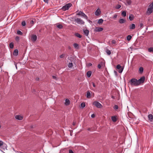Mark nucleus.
Segmentation results:
<instances>
[{
	"mask_svg": "<svg viewBox=\"0 0 153 153\" xmlns=\"http://www.w3.org/2000/svg\"><path fill=\"white\" fill-rule=\"evenodd\" d=\"M22 25L23 26H25L26 25V23L25 21H23L22 22Z\"/></svg>",
	"mask_w": 153,
	"mask_h": 153,
	"instance_id": "a19ab883",
	"label": "nucleus"
},
{
	"mask_svg": "<svg viewBox=\"0 0 153 153\" xmlns=\"http://www.w3.org/2000/svg\"><path fill=\"white\" fill-rule=\"evenodd\" d=\"M10 47L11 48H13V43L11 42L10 44Z\"/></svg>",
	"mask_w": 153,
	"mask_h": 153,
	"instance_id": "72a5a7b5",
	"label": "nucleus"
},
{
	"mask_svg": "<svg viewBox=\"0 0 153 153\" xmlns=\"http://www.w3.org/2000/svg\"><path fill=\"white\" fill-rule=\"evenodd\" d=\"M127 2L128 5H130L131 4V1L130 0H129L127 1Z\"/></svg>",
	"mask_w": 153,
	"mask_h": 153,
	"instance_id": "4c0bfd02",
	"label": "nucleus"
},
{
	"mask_svg": "<svg viewBox=\"0 0 153 153\" xmlns=\"http://www.w3.org/2000/svg\"><path fill=\"white\" fill-rule=\"evenodd\" d=\"M103 30V28L100 27H97L95 29L96 31L100 32L102 31Z\"/></svg>",
	"mask_w": 153,
	"mask_h": 153,
	"instance_id": "f8f14e48",
	"label": "nucleus"
},
{
	"mask_svg": "<svg viewBox=\"0 0 153 153\" xmlns=\"http://www.w3.org/2000/svg\"><path fill=\"white\" fill-rule=\"evenodd\" d=\"M122 15L124 17H125L126 16V12L125 11H123L122 12Z\"/></svg>",
	"mask_w": 153,
	"mask_h": 153,
	"instance_id": "c756f323",
	"label": "nucleus"
},
{
	"mask_svg": "<svg viewBox=\"0 0 153 153\" xmlns=\"http://www.w3.org/2000/svg\"><path fill=\"white\" fill-rule=\"evenodd\" d=\"M149 7L153 9V1L149 5Z\"/></svg>",
	"mask_w": 153,
	"mask_h": 153,
	"instance_id": "c9c22d12",
	"label": "nucleus"
},
{
	"mask_svg": "<svg viewBox=\"0 0 153 153\" xmlns=\"http://www.w3.org/2000/svg\"><path fill=\"white\" fill-rule=\"evenodd\" d=\"M91 89L92 90H93V91H94V88H91Z\"/></svg>",
	"mask_w": 153,
	"mask_h": 153,
	"instance_id": "680f3d73",
	"label": "nucleus"
},
{
	"mask_svg": "<svg viewBox=\"0 0 153 153\" xmlns=\"http://www.w3.org/2000/svg\"><path fill=\"white\" fill-rule=\"evenodd\" d=\"M111 97H112V98H113V99H114V96H112Z\"/></svg>",
	"mask_w": 153,
	"mask_h": 153,
	"instance_id": "13d9d810",
	"label": "nucleus"
},
{
	"mask_svg": "<svg viewBox=\"0 0 153 153\" xmlns=\"http://www.w3.org/2000/svg\"><path fill=\"white\" fill-rule=\"evenodd\" d=\"M84 33L85 35L88 36L89 33V31L88 30H84Z\"/></svg>",
	"mask_w": 153,
	"mask_h": 153,
	"instance_id": "4be33fe9",
	"label": "nucleus"
},
{
	"mask_svg": "<svg viewBox=\"0 0 153 153\" xmlns=\"http://www.w3.org/2000/svg\"><path fill=\"white\" fill-rule=\"evenodd\" d=\"M75 21L79 24L82 25L84 24V22L81 19L79 18H77L75 19Z\"/></svg>",
	"mask_w": 153,
	"mask_h": 153,
	"instance_id": "20e7f679",
	"label": "nucleus"
},
{
	"mask_svg": "<svg viewBox=\"0 0 153 153\" xmlns=\"http://www.w3.org/2000/svg\"><path fill=\"white\" fill-rule=\"evenodd\" d=\"M153 12V9L149 7L147 9L146 13L148 15H150Z\"/></svg>",
	"mask_w": 153,
	"mask_h": 153,
	"instance_id": "6e6552de",
	"label": "nucleus"
},
{
	"mask_svg": "<svg viewBox=\"0 0 153 153\" xmlns=\"http://www.w3.org/2000/svg\"><path fill=\"white\" fill-rule=\"evenodd\" d=\"M92 72L91 71H89L87 73V75L88 77H90L91 74Z\"/></svg>",
	"mask_w": 153,
	"mask_h": 153,
	"instance_id": "aec40b11",
	"label": "nucleus"
},
{
	"mask_svg": "<svg viewBox=\"0 0 153 153\" xmlns=\"http://www.w3.org/2000/svg\"><path fill=\"white\" fill-rule=\"evenodd\" d=\"M90 130H91V128H88V131H90Z\"/></svg>",
	"mask_w": 153,
	"mask_h": 153,
	"instance_id": "4d7b16f0",
	"label": "nucleus"
},
{
	"mask_svg": "<svg viewBox=\"0 0 153 153\" xmlns=\"http://www.w3.org/2000/svg\"><path fill=\"white\" fill-rule=\"evenodd\" d=\"M103 20L102 19H100L98 20L97 23L99 24H102L103 23Z\"/></svg>",
	"mask_w": 153,
	"mask_h": 153,
	"instance_id": "5701e85b",
	"label": "nucleus"
},
{
	"mask_svg": "<svg viewBox=\"0 0 153 153\" xmlns=\"http://www.w3.org/2000/svg\"><path fill=\"white\" fill-rule=\"evenodd\" d=\"M134 18V17L133 15L131 14L129 17V19L130 21L133 20Z\"/></svg>",
	"mask_w": 153,
	"mask_h": 153,
	"instance_id": "f3484780",
	"label": "nucleus"
},
{
	"mask_svg": "<svg viewBox=\"0 0 153 153\" xmlns=\"http://www.w3.org/2000/svg\"><path fill=\"white\" fill-rule=\"evenodd\" d=\"M31 38L32 41L35 42L37 39V36L36 35H32Z\"/></svg>",
	"mask_w": 153,
	"mask_h": 153,
	"instance_id": "1a4fd4ad",
	"label": "nucleus"
},
{
	"mask_svg": "<svg viewBox=\"0 0 153 153\" xmlns=\"http://www.w3.org/2000/svg\"><path fill=\"white\" fill-rule=\"evenodd\" d=\"M73 125H75V123H74V122H73Z\"/></svg>",
	"mask_w": 153,
	"mask_h": 153,
	"instance_id": "bf43d9fd",
	"label": "nucleus"
},
{
	"mask_svg": "<svg viewBox=\"0 0 153 153\" xmlns=\"http://www.w3.org/2000/svg\"><path fill=\"white\" fill-rule=\"evenodd\" d=\"M148 51L150 52H153V48L151 47L149 48L148 49Z\"/></svg>",
	"mask_w": 153,
	"mask_h": 153,
	"instance_id": "bb28decb",
	"label": "nucleus"
},
{
	"mask_svg": "<svg viewBox=\"0 0 153 153\" xmlns=\"http://www.w3.org/2000/svg\"><path fill=\"white\" fill-rule=\"evenodd\" d=\"M126 22V20L123 19H120L119 21V22L120 24Z\"/></svg>",
	"mask_w": 153,
	"mask_h": 153,
	"instance_id": "ddd939ff",
	"label": "nucleus"
},
{
	"mask_svg": "<svg viewBox=\"0 0 153 153\" xmlns=\"http://www.w3.org/2000/svg\"><path fill=\"white\" fill-rule=\"evenodd\" d=\"M92 65V64L91 63H89L88 64V66H90Z\"/></svg>",
	"mask_w": 153,
	"mask_h": 153,
	"instance_id": "603ef678",
	"label": "nucleus"
},
{
	"mask_svg": "<svg viewBox=\"0 0 153 153\" xmlns=\"http://www.w3.org/2000/svg\"><path fill=\"white\" fill-rule=\"evenodd\" d=\"M46 3H48V0H43Z\"/></svg>",
	"mask_w": 153,
	"mask_h": 153,
	"instance_id": "5fc2aeb1",
	"label": "nucleus"
},
{
	"mask_svg": "<svg viewBox=\"0 0 153 153\" xmlns=\"http://www.w3.org/2000/svg\"><path fill=\"white\" fill-rule=\"evenodd\" d=\"M18 54V50L17 49H15L13 51V55L14 56H16Z\"/></svg>",
	"mask_w": 153,
	"mask_h": 153,
	"instance_id": "2eb2a0df",
	"label": "nucleus"
},
{
	"mask_svg": "<svg viewBox=\"0 0 153 153\" xmlns=\"http://www.w3.org/2000/svg\"><path fill=\"white\" fill-rule=\"evenodd\" d=\"M143 67H141L139 69V72L140 73L142 74L143 72Z\"/></svg>",
	"mask_w": 153,
	"mask_h": 153,
	"instance_id": "b1692460",
	"label": "nucleus"
},
{
	"mask_svg": "<svg viewBox=\"0 0 153 153\" xmlns=\"http://www.w3.org/2000/svg\"><path fill=\"white\" fill-rule=\"evenodd\" d=\"M148 117L149 120L151 121H153V116L152 114H149L148 115Z\"/></svg>",
	"mask_w": 153,
	"mask_h": 153,
	"instance_id": "4468645a",
	"label": "nucleus"
},
{
	"mask_svg": "<svg viewBox=\"0 0 153 153\" xmlns=\"http://www.w3.org/2000/svg\"><path fill=\"white\" fill-rule=\"evenodd\" d=\"M87 97L88 98H90L91 97V94L89 91H88L87 92Z\"/></svg>",
	"mask_w": 153,
	"mask_h": 153,
	"instance_id": "412c9836",
	"label": "nucleus"
},
{
	"mask_svg": "<svg viewBox=\"0 0 153 153\" xmlns=\"http://www.w3.org/2000/svg\"><path fill=\"white\" fill-rule=\"evenodd\" d=\"M93 104L95 105L98 108H100L102 106L101 104L98 102L95 101L94 102Z\"/></svg>",
	"mask_w": 153,
	"mask_h": 153,
	"instance_id": "0eeeda50",
	"label": "nucleus"
},
{
	"mask_svg": "<svg viewBox=\"0 0 153 153\" xmlns=\"http://www.w3.org/2000/svg\"><path fill=\"white\" fill-rule=\"evenodd\" d=\"M92 85L94 87V88H95L96 87V85H95V84L94 83V82H92Z\"/></svg>",
	"mask_w": 153,
	"mask_h": 153,
	"instance_id": "de8ad7c7",
	"label": "nucleus"
},
{
	"mask_svg": "<svg viewBox=\"0 0 153 153\" xmlns=\"http://www.w3.org/2000/svg\"><path fill=\"white\" fill-rule=\"evenodd\" d=\"M112 120L114 122H116L117 120V118L115 116H112L111 117Z\"/></svg>",
	"mask_w": 153,
	"mask_h": 153,
	"instance_id": "a211bd4d",
	"label": "nucleus"
},
{
	"mask_svg": "<svg viewBox=\"0 0 153 153\" xmlns=\"http://www.w3.org/2000/svg\"><path fill=\"white\" fill-rule=\"evenodd\" d=\"M85 106V104L84 102H82L81 104V106L82 108H84Z\"/></svg>",
	"mask_w": 153,
	"mask_h": 153,
	"instance_id": "f704fd0d",
	"label": "nucleus"
},
{
	"mask_svg": "<svg viewBox=\"0 0 153 153\" xmlns=\"http://www.w3.org/2000/svg\"><path fill=\"white\" fill-rule=\"evenodd\" d=\"M116 42V41H115L114 40H112L111 41V43L112 44H115Z\"/></svg>",
	"mask_w": 153,
	"mask_h": 153,
	"instance_id": "c03bdc74",
	"label": "nucleus"
},
{
	"mask_svg": "<svg viewBox=\"0 0 153 153\" xmlns=\"http://www.w3.org/2000/svg\"><path fill=\"white\" fill-rule=\"evenodd\" d=\"M98 67L99 69H100L101 68V66L100 64H99L98 65Z\"/></svg>",
	"mask_w": 153,
	"mask_h": 153,
	"instance_id": "8fccbe9b",
	"label": "nucleus"
},
{
	"mask_svg": "<svg viewBox=\"0 0 153 153\" xmlns=\"http://www.w3.org/2000/svg\"><path fill=\"white\" fill-rule=\"evenodd\" d=\"M65 54H62L60 56V58H63L65 56Z\"/></svg>",
	"mask_w": 153,
	"mask_h": 153,
	"instance_id": "37998d69",
	"label": "nucleus"
},
{
	"mask_svg": "<svg viewBox=\"0 0 153 153\" xmlns=\"http://www.w3.org/2000/svg\"><path fill=\"white\" fill-rule=\"evenodd\" d=\"M34 23L33 21V20H31L30 22V24L32 25Z\"/></svg>",
	"mask_w": 153,
	"mask_h": 153,
	"instance_id": "49530a36",
	"label": "nucleus"
},
{
	"mask_svg": "<svg viewBox=\"0 0 153 153\" xmlns=\"http://www.w3.org/2000/svg\"><path fill=\"white\" fill-rule=\"evenodd\" d=\"M73 64L72 62H69L68 65V67L69 68H71L73 66Z\"/></svg>",
	"mask_w": 153,
	"mask_h": 153,
	"instance_id": "393cba45",
	"label": "nucleus"
},
{
	"mask_svg": "<svg viewBox=\"0 0 153 153\" xmlns=\"http://www.w3.org/2000/svg\"><path fill=\"white\" fill-rule=\"evenodd\" d=\"M53 78L54 79H56V77L55 76H52Z\"/></svg>",
	"mask_w": 153,
	"mask_h": 153,
	"instance_id": "6e6d98bb",
	"label": "nucleus"
},
{
	"mask_svg": "<svg viewBox=\"0 0 153 153\" xmlns=\"http://www.w3.org/2000/svg\"><path fill=\"white\" fill-rule=\"evenodd\" d=\"M71 6L72 4L71 3L67 4L62 7V9L63 11H65L68 10Z\"/></svg>",
	"mask_w": 153,
	"mask_h": 153,
	"instance_id": "f03ea898",
	"label": "nucleus"
},
{
	"mask_svg": "<svg viewBox=\"0 0 153 153\" xmlns=\"http://www.w3.org/2000/svg\"><path fill=\"white\" fill-rule=\"evenodd\" d=\"M70 100L68 99H66L65 100V104L66 105H68L70 104Z\"/></svg>",
	"mask_w": 153,
	"mask_h": 153,
	"instance_id": "6ab92c4d",
	"label": "nucleus"
},
{
	"mask_svg": "<svg viewBox=\"0 0 153 153\" xmlns=\"http://www.w3.org/2000/svg\"><path fill=\"white\" fill-rule=\"evenodd\" d=\"M106 52L107 54L108 55H110L111 53V51L108 49L106 50Z\"/></svg>",
	"mask_w": 153,
	"mask_h": 153,
	"instance_id": "473e14b6",
	"label": "nucleus"
},
{
	"mask_svg": "<svg viewBox=\"0 0 153 153\" xmlns=\"http://www.w3.org/2000/svg\"><path fill=\"white\" fill-rule=\"evenodd\" d=\"M101 13V11L100 9H97L95 12V14L96 16H99L100 15Z\"/></svg>",
	"mask_w": 153,
	"mask_h": 153,
	"instance_id": "9d476101",
	"label": "nucleus"
},
{
	"mask_svg": "<svg viewBox=\"0 0 153 153\" xmlns=\"http://www.w3.org/2000/svg\"><path fill=\"white\" fill-rule=\"evenodd\" d=\"M145 80V77L144 76H143L141 77L138 81V84L139 85L141 83H143Z\"/></svg>",
	"mask_w": 153,
	"mask_h": 153,
	"instance_id": "39448f33",
	"label": "nucleus"
},
{
	"mask_svg": "<svg viewBox=\"0 0 153 153\" xmlns=\"http://www.w3.org/2000/svg\"><path fill=\"white\" fill-rule=\"evenodd\" d=\"M95 115L94 114H92L91 115V117H92V118H94L95 117Z\"/></svg>",
	"mask_w": 153,
	"mask_h": 153,
	"instance_id": "864d4df0",
	"label": "nucleus"
},
{
	"mask_svg": "<svg viewBox=\"0 0 153 153\" xmlns=\"http://www.w3.org/2000/svg\"><path fill=\"white\" fill-rule=\"evenodd\" d=\"M138 82L135 79H132L130 81V83L132 85L137 86L139 85Z\"/></svg>",
	"mask_w": 153,
	"mask_h": 153,
	"instance_id": "f257e3e1",
	"label": "nucleus"
},
{
	"mask_svg": "<svg viewBox=\"0 0 153 153\" xmlns=\"http://www.w3.org/2000/svg\"><path fill=\"white\" fill-rule=\"evenodd\" d=\"M1 128V125H0V128Z\"/></svg>",
	"mask_w": 153,
	"mask_h": 153,
	"instance_id": "e2e57ef3",
	"label": "nucleus"
},
{
	"mask_svg": "<svg viewBox=\"0 0 153 153\" xmlns=\"http://www.w3.org/2000/svg\"><path fill=\"white\" fill-rule=\"evenodd\" d=\"M143 26V24L142 23H140V24L139 25V26L140 27V28H141Z\"/></svg>",
	"mask_w": 153,
	"mask_h": 153,
	"instance_id": "09e8293b",
	"label": "nucleus"
},
{
	"mask_svg": "<svg viewBox=\"0 0 153 153\" xmlns=\"http://www.w3.org/2000/svg\"><path fill=\"white\" fill-rule=\"evenodd\" d=\"M75 35L76 37L79 38H81L82 37V36L78 33H76Z\"/></svg>",
	"mask_w": 153,
	"mask_h": 153,
	"instance_id": "cd10ccee",
	"label": "nucleus"
},
{
	"mask_svg": "<svg viewBox=\"0 0 153 153\" xmlns=\"http://www.w3.org/2000/svg\"><path fill=\"white\" fill-rule=\"evenodd\" d=\"M121 7V5L120 4L117 5L115 7V8L116 9H119Z\"/></svg>",
	"mask_w": 153,
	"mask_h": 153,
	"instance_id": "2f4dec72",
	"label": "nucleus"
},
{
	"mask_svg": "<svg viewBox=\"0 0 153 153\" xmlns=\"http://www.w3.org/2000/svg\"><path fill=\"white\" fill-rule=\"evenodd\" d=\"M132 37L130 35H128L127 36V40L128 41H129L131 39Z\"/></svg>",
	"mask_w": 153,
	"mask_h": 153,
	"instance_id": "7c9ffc66",
	"label": "nucleus"
},
{
	"mask_svg": "<svg viewBox=\"0 0 153 153\" xmlns=\"http://www.w3.org/2000/svg\"><path fill=\"white\" fill-rule=\"evenodd\" d=\"M17 33L18 34L20 35H22V32L20 30H18L17 32Z\"/></svg>",
	"mask_w": 153,
	"mask_h": 153,
	"instance_id": "e433bc0d",
	"label": "nucleus"
},
{
	"mask_svg": "<svg viewBox=\"0 0 153 153\" xmlns=\"http://www.w3.org/2000/svg\"><path fill=\"white\" fill-rule=\"evenodd\" d=\"M36 79H37V80H39V78H37Z\"/></svg>",
	"mask_w": 153,
	"mask_h": 153,
	"instance_id": "052dcab7",
	"label": "nucleus"
},
{
	"mask_svg": "<svg viewBox=\"0 0 153 153\" xmlns=\"http://www.w3.org/2000/svg\"><path fill=\"white\" fill-rule=\"evenodd\" d=\"M74 47L76 48H78V45L77 43H74L73 45Z\"/></svg>",
	"mask_w": 153,
	"mask_h": 153,
	"instance_id": "c85d7f7f",
	"label": "nucleus"
},
{
	"mask_svg": "<svg viewBox=\"0 0 153 153\" xmlns=\"http://www.w3.org/2000/svg\"><path fill=\"white\" fill-rule=\"evenodd\" d=\"M117 68L119 70V72L120 73H121L123 69L122 66L119 65H118L117 66Z\"/></svg>",
	"mask_w": 153,
	"mask_h": 153,
	"instance_id": "423d86ee",
	"label": "nucleus"
},
{
	"mask_svg": "<svg viewBox=\"0 0 153 153\" xmlns=\"http://www.w3.org/2000/svg\"><path fill=\"white\" fill-rule=\"evenodd\" d=\"M56 27H57L59 28V29H61L63 27V26H62V25L61 24L58 25H56Z\"/></svg>",
	"mask_w": 153,
	"mask_h": 153,
	"instance_id": "a878e982",
	"label": "nucleus"
},
{
	"mask_svg": "<svg viewBox=\"0 0 153 153\" xmlns=\"http://www.w3.org/2000/svg\"><path fill=\"white\" fill-rule=\"evenodd\" d=\"M15 118L17 120H21L23 119V117L20 115H16L15 116Z\"/></svg>",
	"mask_w": 153,
	"mask_h": 153,
	"instance_id": "9b49d317",
	"label": "nucleus"
},
{
	"mask_svg": "<svg viewBox=\"0 0 153 153\" xmlns=\"http://www.w3.org/2000/svg\"><path fill=\"white\" fill-rule=\"evenodd\" d=\"M4 143L3 141H2L1 140H0V146H2L3 145Z\"/></svg>",
	"mask_w": 153,
	"mask_h": 153,
	"instance_id": "ea45409f",
	"label": "nucleus"
},
{
	"mask_svg": "<svg viewBox=\"0 0 153 153\" xmlns=\"http://www.w3.org/2000/svg\"><path fill=\"white\" fill-rule=\"evenodd\" d=\"M135 27V24H132L130 25L129 26V28L130 29H134Z\"/></svg>",
	"mask_w": 153,
	"mask_h": 153,
	"instance_id": "dca6fc26",
	"label": "nucleus"
},
{
	"mask_svg": "<svg viewBox=\"0 0 153 153\" xmlns=\"http://www.w3.org/2000/svg\"><path fill=\"white\" fill-rule=\"evenodd\" d=\"M19 40V37H18V36L16 37V41H18Z\"/></svg>",
	"mask_w": 153,
	"mask_h": 153,
	"instance_id": "a18cd8bd",
	"label": "nucleus"
},
{
	"mask_svg": "<svg viewBox=\"0 0 153 153\" xmlns=\"http://www.w3.org/2000/svg\"><path fill=\"white\" fill-rule=\"evenodd\" d=\"M69 153H74L73 151L71 150H69Z\"/></svg>",
	"mask_w": 153,
	"mask_h": 153,
	"instance_id": "3c124183",
	"label": "nucleus"
},
{
	"mask_svg": "<svg viewBox=\"0 0 153 153\" xmlns=\"http://www.w3.org/2000/svg\"><path fill=\"white\" fill-rule=\"evenodd\" d=\"M78 12V11H77L76 12L77 13Z\"/></svg>",
	"mask_w": 153,
	"mask_h": 153,
	"instance_id": "0e129e2a",
	"label": "nucleus"
},
{
	"mask_svg": "<svg viewBox=\"0 0 153 153\" xmlns=\"http://www.w3.org/2000/svg\"><path fill=\"white\" fill-rule=\"evenodd\" d=\"M76 15L78 16H81L84 18L86 19H88V17L87 16L82 12L81 11H79L78 13L76 14Z\"/></svg>",
	"mask_w": 153,
	"mask_h": 153,
	"instance_id": "7ed1b4c3",
	"label": "nucleus"
},
{
	"mask_svg": "<svg viewBox=\"0 0 153 153\" xmlns=\"http://www.w3.org/2000/svg\"><path fill=\"white\" fill-rule=\"evenodd\" d=\"M117 16V14H115L113 16L112 18L114 19L116 18Z\"/></svg>",
	"mask_w": 153,
	"mask_h": 153,
	"instance_id": "58836bf2",
	"label": "nucleus"
},
{
	"mask_svg": "<svg viewBox=\"0 0 153 153\" xmlns=\"http://www.w3.org/2000/svg\"><path fill=\"white\" fill-rule=\"evenodd\" d=\"M114 108L115 109H117L118 108V106L117 105H115L114 106Z\"/></svg>",
	"mask_w": 153,
	"mask_h": 153,
	"instance_id": "79ce46f5",
	"label": "nucleus"
}]
</instances>
